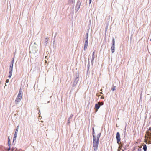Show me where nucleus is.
Masks as SVG:
<instances>
[{
  "instance_id": "f257e3e1",
  "label": "nucleus",
  "mask_w": 151,
  "mask_h": 151,
  "mask_svg": "<svg viewBox=\"0 0 151 151\" xmlns=\"http://www.w3.org/2000/svg\"><path fill=\"white\" fill-rule=\"evenodd\" d=\"M85 37V42L84 47V50H86L88 44V33H87L86 34Z\"/></svg>"
},
{
  "instance_id": "f03ea898",
  "label": "nucleus",
  "mask_w": 151,
  "mask_h": 151,
  "mask_svg": "<svg viewBox=\"0 0 151 151\" xmlns=\"http://www.w3.org/2000/svg\"><path fill=\"white\" fill-rule=\"evenodd\" d=\"M22 99V95L21 92V89H20L19 93L17 96V98L15 100V102H16V104H18V102L20 101L21 99Z\"/></svg>"
},
{
  "instance_id": "7ed1b4c3",
  "label": "nucleus",
  "mask_w": 151,
  "mask_h": 151,
  "mask_svg": "<svg viewBox=\"0 0 151 151\" xmlns=\"http://www.w3.org/2000/svg\"><path fill=\"white\" fill-rule=\"evenodd\" d=\"M13 65L10 64V65L9 68V75L8 76V77L10 78H11V76L12 75Z\"/></svg>"
},
{
  "instance_id": "20e7f679",
  "label": "nucleus",
  "mask_w": 151,
  "mask_h": 151,
  "mask_svg": "<svg viewBox=\"0 0 151 151\" xmlns=\"http://www.w3.org/2000/svg\"><path fill=\"white\" fill-rule=\"evenodd\" d=\"M112 45L111 47V52L112 53L114 52L115 51V40L114 38H113L112 40Z\"/></svg>"
},
{
  "instance_id": "39448f33",
  "label": "nucleus",
  "mask_w": 151,
  "mask_h": 151,
  "mask_svg": "<svg viewBox=\"0 0 151 151\" xmlns=\"http://www.w3.org/2000/svg\"><path fill=\"white\" fill-rule=\"evenodd\" d=\"M116 138L117 140V143L119 144V142H120L121 139L120 138V135L119 132H117L116 133Z\"/></svg>"
},
{
  "instance_id": "423d86ee",
  "label": "nucleus",
  "mask_w": 151,
  "mask_h": 151,
  "mask_svg": "<svg viewBox=\"0 0 151 151\" xmlns=\"http://www.w3.org/2000/svg\"><path fill=\"white\" fill-rule=\"evenodd\" d=\"M78 81V77H77L74 80L73 87H75Z\"/></svg>"
},
{
  "instance_id": "0eeeda50",
  "label": "nucleus",
  "mask_w": 151,
  "mask_h": 151,
  "mask_svg": "<svg viewBox=\"0 0 151 151\" xmlns=\"http://www.w3.org/2000/svg\"><path fill=\"white\" fill-rule=\"evenodd\" d=\"M98 144L99 142H96V144H93L94 151H96L97 150Z\"/></svg>"
},
{
  "instance_id": "6e6552de",
  "label": "nucleus",
  "mask_w": 151,
  "mask_h": 151,
  "mask_svg": "<svg viewBox=\"0 0 151 151\" xmlns=\"http://www.w3.org/2000/svg\"><path fill=\"white\" fill-rule=\"evenodd\" d=\"M81 5V3L80 2H77L76 7V11H77L80 8V6Z\"/></svg>"
},
{
  "instance_id": "1a4fd4ad",
  "label": "nucleus",
  "mask_w": 151,
  "mask_h": 151,
  "mask_svg": "<svg viewBox=\"0 0 151 151\" xmlns=\"http://www.w3.org/2000/svg\"><path fill=\"white\" fill-rule=\"evenodd\" d=\"M38 50L37 48L35 47H32V52L34 53H36Z\"/></svg>"
},
{
  "instance_id": "9d476101",
  "label": "nucleus",
  "mask_w": 151,
  "mask_h": 151,
  "mask_svg": "<svg viewBox=\"0 0 151 151\" xmlns=\"http://www.w3.org/2000/svg\"><path fill=\"white\" fill-rule=\"evenodd\" d=\"M101 134V133H100L98 134L97 135L96 142H99V138L100 137Z\"/></svg>"
},
{
  "instance_id": "9b49d317",
  "label": "nucleus",
  "mask_w": 151,
  "mask_h": 151,
  "mask_svg": "<svg viewBox=\"0 0 151 151\" xmlns=\"http://www.w3.org/2000/svg\"><path fill=\"white\" fill-rule=\"evenodd\" d=\"M96 139L95 136L93 137V144H96Z\"/></svg>"
},
{
  "instance_id": "f8f14e48",
  "label": "nucleus",
  "mask_w": 151,
  "mask_h": 151,
  "mask_svg": "<svg viewBox=\"0 0 151 151\" xmlns=\"http://www.w3.org/2000/svg\"><path fill=\"white\" fill-rule=\"evenodd\" d=\"M73 116V115L72 114H71L70 116V117L68 118V124L70 123V119H71Z\"/></svg>"
},
{
  "instance_id": "ddd939ff",
  "label": "nucleus",
  "mask_w": 151,
  "mask_h": 151,
  "mask_svg": "<svg viewBox=\"0 0 151 151\" xmlns=\"http://www.w3.org/2000/svg\"><path fill=\"white\" fill-rule=\"evenodd\" d=\"M100 105L99 104H96L95 105V107L97 109L99 108L100 107Z\"/></svg>"
},
{
  "instance_id": "4468645a",
  "label": "nucleus",
  "mask_w": 151,
  "mask_h": 151,
  "mask_svg": "<svg viewBox=\"0 0 151 151\" xmlns=\"http://www.w3.org/2000/svg\"><path fill=\"white\" fill-rule=\"evenodd\" d=\"M143 149L144 151H147V145L145 144L143 145Z\"/></svg>"
},
{
  "instance_id": "2eb2a0df",
  "label": "nucleus",
  "mask_w": 151,
  "mask_h": 151,
  "mask_svg": "<svg viewBox=\"0 0 151 151\" xmlns=\"http://www.w3.org/2000/svg\"><path fill=\"white\" fill-rule=\"evenodd\" d=\"M18 126H17V128L16 129V131L15 132V134H14L15 135H16L17 136V132L18 131Z\"/></svg>"
},
{
  "instance_id": "dca6fc26",
  "label": "nucleus",
  "mask_w": 151,
  "mask_h": 151,
  "mask_svg": "<svg viewBox=\"0 0 151 151\" xmlns=\"http://www.w3.org/2000/svg\"><path fill=\"white\" fill-rule=\"evenodd\" d=\"M95 134V132H94V129L93 127L92 128V135L93 137L94 135Z\"/></svg>"
},
{
  "instance_id": "f3484780",
  "label": "nucleus",
  "mask_w": 151,
  "mask_h": 151,
  "mask_svg": "<svg viewBox=\"0 0 151 151\" xmlns=\"http://www.w3.org/2000/svg\"><path fill=\"white\" fill-rule=\"evenodd\" d=\"M17 137V135H14L13 139V142H14V141L16 140Z\"/></svg>"
},
{
  "instance_id": "a211bd4d",
  "label": "nucleus",
  "mask_w": 151,
  "mask_h": 151,
  "mask_svg": "<svg viewBox=\"0 0 151 151\" xmlns=\"http://www.w3.org/2000/svg\"><path fill=\"white\" fill-rule=\"evenodd\" d=\"M94 53H95V52H93L92 53V58H93V59H94V58H95Z\"/></svg>"
},
{
  "instance_id": "6ab92c4d",
  "label": "nucleus",
  "mask_w": 151,
  "mask_h": 151,
  "mask_svg": "<svg viewBox=\"0 0 151 151\" xmlns=\"http://www.w3.org/2000/svg\"><path fill=\"white\" fill-rule=\"evenodd\" d=\"M14 59L13 58L12 59V60L11 61V63H10V64L13 65L14 64Z\"/></svg>"
},
{
  "instance_id": "aec40b11",
  "label": "nucleus",
  "mask_w": 151,
  "mask_h": 151,
  "mask_svg": "<svg viewBox=\"0 0 151 151\" xmlns=\"http://www.w3.org/2000/svg\"><path fill=\"white\" fill-rule=\"evenodd\" d=\"M46 41L45 42V44H47V41H48L47 37L45 38Z\"/></svg>"
},
{
  "instance_id": "412c9836",
  "label": "nucleus",
  "mask_w": 151,
  "mask_h": 151,
  "mask_svg": "<svg viewBox=\"0 0 151 151\" xmlns=\"http://www.w3.org/2000/svg\"><path fill=\"white\" fill-rule=\"evenodd\" d=\"M125 132H126V129H125L124 130V137H125Z\"/></svg>"
},
{
  "instance_id": "4be33fe9",
  "label": "nucleus",
  "mask_w": 151,
  "mask_h": 151,
  "mask_svg": "<svg viewBox=\"0 0 151 151\" xmlns=\"http://www.w3.org/2000/svg\"><path fill=\"white\" fill-rule=\"evenodd\" d=\"M72 3H73L75 1V0H69Z\"/></svg>"
},
{
  "instance_id": "5701e85b",
  "label": "nucleus",
  "mask_w": 151,
  "mask_h": 151,
  "mask_svg": "<svg viewBox=\"0 0 151 151\" xmlns=\"http://www.w3.org/2000/svg\"><path fill=\"white\" fill-rule=\"evenodd\" d=\"M94 60V59H93V58L91 59V63L92 65L93 64Z\"/></svg>"
},
{
  "instance_id": "b1692460",
  "label": "nucleus",
  "mask_w": 151,
  "mask_h": 151,
  "mask_svg": "<svg viewBox=\"0 0 151 151\" xmlns=\"http://www.w3.org/2000/svg\"><path fill=\"white\" fill-rule=\"evenodd\" d=\"M99 104H100V106L101 105H103L104 104V102H100Z\"/></svg>"
},
{
  "instance_id": "393cba45",
  "label": "nucleus",
  "mask_w": 151,
  "mask_h": 151,
  "mask_svg": "<svg viewBox=\"0 0 151 151\" xmlns=\"http://www.w3.org/2000/svg\"><path fill=\"white\" fill-rule=\"evenodd\" d=\"M9 81V79H6V83H8Z\"/></svg>"
},
{
  "instance_id": "a878e982",
  "label": "nucleus",
  "mask_w": 151,
  "mask_h": 151,
  "mask_svg": "<svg viewBox=\"0 0 151 151\" xmlns=\"http://www.w3.org/2000/svg\"><path fill=\"white\" fill-rule=\"evenodd\" d=\"M10 139L9 137H8V142H10Z\"/></svg>"
},
{
  "instance_id": "bb28decb",
  "label": "nucleus",
  "mask_w": 151,
  "mask_h": 151,
  "mask_svg": "<svg viewBox=\"0 0 151 151\" xmlns=\"http://www.w3.org/2000/svg\"><path fill=\"white\" fill-rule=\"evenodd\" d=\"M8 146H9V147H10V142H8Z\"/></svg>"
},
{
  "instance_id": "cd10ccee",
  "label": "nucleus",
  "mask_w": 151,
  "mask_h": 151,
  "mask_svg": "<svg viewBox=\"0 0 151 151\" xmlns=\"http://www.w3.org/2000/svg\"><path fill=\"white\" fill-rule=\"evenodd\" d=\"M148 135L150 136H151V133H149V134H148Z\"/></svg>"
},
{
  "instance_id": "c85d7f7f",
  "label": "nucleus",
  "mask_w": 151,
  "mask_h": 151,
  "mask_svg": "<svg viewBox=\"0 0 151 151\" xmlns=\"http://www.w3.org/2000/svg\"><path fill=\"white\" fill-rule=\"evenodd\" d=\"M115 90V89L114 88H113L112 89V91H114Z\"/></svg>"
},
{
  "instance_id": "c756f323",
  "label": "nucleus",
  "mask_w": 151,
  "mask_h": 151,
  "mask_svg": "<svg viewBox=\"0 0 151 151\" xmlns=\"http://www.w3.org/2000/svg\"><path fill=\"white\" fill-rule=\"evenodd\" d=\"M10 149V147H9V148L8 149V151H9Z\"/></svg>"
},
{
  "instance_id": "7c9ffc66",
  "label": "nucleus",
  "mask_w": 151,
  "mask_h": 151,
  "mask_svg": "<svg viewBox=\"0 0 151 151\" xmlns=\"http://www.w3.org/2000/svg\"><path fill=\"white\" fill-rule=\"evenodd\" d=\"M92 0H89V4H90Z\"/></svg>"
},
{
  "instance_id": "2f4dec72",
  "label": "nucleus",
  "mask_w": 151,
  "mask_h": 151,
  "mask_svg": "<svg viewBox=\"0 0 151 151\" xmlns=\"http://www.w3.org/2000/svg\"><path fill=\"white\" fill-rule=\"evenodd\" d=\"M138 151H141V149H138Z\"/></svg>"
},
{
  "instance_id": "473e14b6",
  "label": "nucleus",
  "mask_w": 151,
  "mask_h": 151,
  "mask_svg": "<svg viewBox=\"0 0 151 151\" xmlns=\"http://www.w3.org/2000/svg\"><path fill=\"white\" fill-rule=\"evenodd\" d=\"M56 35H57V34H56V33L55 35L54 38H55L56 36Z\"/></svg>"
},
{
  "instance_id": "72a5a7b5",
  "label": "nucleus",
  "mask_w": 151,
  "mask_h": 151,
  "mask_svg": "<svg viewBox=\"0 0 151 151\" xmlns=\"http://www.w3.org/2000/svg\"><path fill=\"white\" fill-rule=\"evenodd\" d=\"M149 130L151 131V127L149 128Z\"/></svg>"
},
{
  "instance_id": "f704fd0d",
  "label": "nucleus",
  "mask_w": 151,
  "mask_h": 151,
  "mask_svg": "<svg viewBox=\"0 0 151 151\" xmlns=\"http://www.w3.org/2000/svg\"><path fill=\"white\" fill-rule=\"evenodd\" d=\"M117 151H120V150L118 149V150Z\"/></svg>"
},
{
  "instance_id": "c9c22d12",
  "label": "nucleus",
  "mask_w": 151,
  "mask_h": 151,
  "mask_svg": "<svg viewBox=\"0 0 151 151\" xmlns=\"http://www.w3.org/2000/svg\"><path fill=\"white\" fill-rule=\"evenodd\" d=\"M50 102V101H48L47 103H49Z\"/></svg>"
},
{
  "instance_id": "e433bc0d",
  "label": "nucleus",
  "mask_w": 151,
  "mask_h": 151,
  "mask_svg": "<svg viewBox=\"0 0 151 151\" xmlns=\"http://www.w3.org/2000/svg\"><path fill=\"white\" fill-rule=\"evenodd\" d=\"M107 29V27H106V29Z\"/></svg>"
},
{
  "instance_id": "4c0bfd02",
  "label": "nucleus",
  "mask_w": 151,
  "mask_h": 151,
  "mask_svg": "<svg viewBox=\"0 0 151 151\" xmlns=\"http://www.w3.org/2000/svg\"><path fill=\"white\" fill-rule=\"evenodd\" d=\"M115 87H116V86H113V87H114V88H115Z\"/></svg>"
},
{
  "instance_id": "58836bf2",
  "label": "nucleus",
  "mask_w": 151,
  "mask_h": 151,
  "mask_svg": "<svg viewBox=\"0 0 151 151\" xmlns=\"http://www.w3.org/2000/svg\"><path fill=\"white\" fill-rule=\"evenodd\" d=\"M34 44H36V43H35H35H34Z\"/></svg>"
},
{
  "instance_id": "ea45409f",
  "label": "nucleus",
  "mask_w": 151,
  "mask_h": 151,
  "mask_svg": "<svg viewBox=\"0 0 151 151\" xmlns=\"http://www.w3.org/2000/svg\"><path fill=\"white\" fill-rule=\"evenodd\" d=\"M5 86H6V84H5Z\"/></svg>"
}]
</instances>
